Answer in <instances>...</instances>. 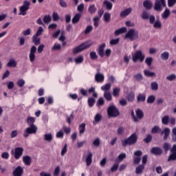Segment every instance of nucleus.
Listing matches in <instances>:
<instances>
[{
	"instance_id": "1",
	"label": "nucleus",
	"mask_w": 176,
	"mask_h": 176,
	"mask_svg": "<svg viewBox=\"0 0 176 176\" xmlns=\"http://www.w3.org/2000/svg\"><path fill=\"white\" fill-rule=\"evenodd\" d=\"M137 140H138V137L137 136V134L133 133L128 138L124 140H122V145L124 147L127 146V145H129V146L135 145V144H137Z\"/></svg>"
},
{
	"instance_id": "2",
	"label": "nucleus",
	"mask_w": 176,
	"mask_h": 176,
	"mask_svg": "<svg viewBox=\"0 0 176 176\" xmlns=\"http://www.w3.org/2000/svg\"><path fill=\"white\" fill-rule=\"evenodd\" d=\"M91 45H93V43L85 42L82 43L81 45L73 49V54H78V53H80V52H83V50L89 49Z\"/></svg>"
},
{
	"instance_id": "3",
	"label": "nucleus",
	"mask_w": 176,
	"mask_h": 176,
	"mask_svg": "<svg viewBox=\"0 0 176 176\" xmlns=\"http://www.w3.org/2000/svg\"><path fill=\"white\" fill-rule=\"evenodd\" d=\"M107 115L109 118H118L120 113L119 112V109L116 106L112 104L109 106L107 109Z\"/></svg>"
},
{
	"instance_id": "4",
	"label": "nucleus",
	"mask_w": 176,
	"mask_h": 176,
	"mask_svg": "<svg viewBox=\"0 0 176 176\" xmlns=\"http://www.w3.org/2000/svg\"><path fill=\"white\" fill-rule=\"evenodd\" d=\"M30 6H31V2L25 0L23 2V5L19 8V16H25L27 14V11L30 10Z\"/></svg>"
},
{
	"instance_id": "5",
	"label": "nucleus",
	"mask_w": 176,
	"mask_h": 176,
	"mask_svg": "<svg viewBox=\"0 0 176 176\" xmlns=\"http://www.w3.org/2000/svg\"><path fill=\"white\" fill-rule=\"evenodd\" d=\"M132 60L133 63H137L138 60L140 63H143L144 60H145V54L142 53V51L138 50L132 54Z\"/></svg>"
},
{
	"instance_id": "6",
	"label": "nucleus",
	"mask_w": 176,
	"mask_h": 176,
	"mask_svg": "<svg viewBox=\"0 0 176 176\" xmlns=\"http://www.w3.org/2000/svg\"><path fill=\"white\" fill-rule=\"evenodd\" d=\"M36 131H38V126L36 125H31L24 130L23 135L25 138H28L30 134H36Z\"/></svg>"
},
{
	"instance_id": "7",
	"label": "nucleus",
	"mask_w": 176,
	"mask_h": 176,
	"mask_svg": "<svg viewBox=\"0 0 176 176\" xmlns=\"http://www.w3.org/2000/svg\"><path fill=\"white\" fill-rule=\"evenodd\" d=\"M125 38H128L130 41H135L138 38V31L135 29H130L125 34Z\"/></svg>"
},
{
	"instance_id": "8",
	"label": "nucleus",
	"mask_w": 176,
	"mask_h": 176,
	"mask_svg": "<svg viewBox=\"0 0 176 176\" xmlns=\"http://www.w3.org/2000/svg\"><path fill=\"white\" fill-rule=\"evenodd\" d=\"M135 112H136V116L135 114H134V111H132L131 116L133 118V122H135V123H138V122H140V120H141V119L144 118V113H142V111L140 109L136 110Z\"/></svg>"
},
{
	"instance_id": "9",
	"label": "nucleus",
	"mask_w": 176,
	"mask_h": 176,
	"mask_svg": "<svg viewBox=\"0 0 176 176\" xmlns=\"http://www.w3.org/2000/svg\"><path fill=\"white\" fill-rule=\"evenodd\" d=\"M163 8H166V0H155L154 6L155 10L162 12Z\"/></svg>"
},
{
	"instance_id": "10",
	"label": "nucleus",
	"mask_w": 176,
	"mask_h": 176,
	"mask_svg": "<svg viewBox=\"0 0 176 176\" xmlns=\"http://www.w3.org/2000/svg\"><path fill=\"white\" fill-rule=\"evenodd\" d=\"M35 53H36V47L33 45L30 48V52L29 54V58L31 63H34V61H35Z\"/></svg>"
},
{
	"instance_id": "11",
	"label": "nucleus",
	"mask_w": 176,
	"mask_h": 176,
	"mask_svg": "<svg viewBox=\"0 0 176 176\" xmlns=\"http://www.w3.org/2000/svg\"><path fill=\"white\" fill-rule=\"evenodd\" d=\"M104 79H105V76H104V74L102 73H100V72H98L95 75V80L98 83H102L104 82Z\"/></svg>"
},
{
	"instance_id": "12",
	"label": "nucleus",
	"mask_w": 176,
	"mask_h": 176,
	"mask_svg": "<svg viewBox=\"0 0 176 176\" xmlns=\"http://www.w3.org/2000/svg\"><path fill=\"white\" fill-rule=\"evenodd\" d=\"M24 149L21 147H17L14 150V157L15 159H20L21 156H23V152Z\"/></svg>"
},
{
	"instance_id": "13",
	"label": "nucleus",
	"mask_w": 176,
	"mask_h": 176,
	"mask_svg": "<svg viewBox=\"0 0 176 176\" xmlns=\"http://www.w3.org/2000/svg\"><path fill=\"white\" fill-rule=\"evenodd\" d=\"M105 43H102L98 48V54L100 57H104L105 56V52H104V50L105 49Z\"/></svg>"
},
{
	"instance_id": "14",
	"label": "nucleus",
	"mask_w": 176,
	"mask_h": 176,
	"mask_svg": "<svg viewBox=\"0 0 176 176\" xmlns=\"http://www.w3.org/2000/svg\"><path fill=\"white\" fill-rule=\"evenodd\" d=\"M144 170H145V166L142 164L139 165L135 168V174L140 175L144 173Z\"/></svg>"
},
{
	"instance_id": "15",
	"label": "nucleus",
	"mask_w": 176,
	"mask_h": 176,
	"mask_svg": "<svg viewBox=\"0 0 176 176\" xmlns=\"http://www.w3.org/2000/svg\"><path fill=\"white\" fill-rule=\"evenodd\" d=\"M143 6L144 8H145V9H146V10H151L153 5L152 4V2H151V1L146 0L143 2Z\"/></svg>"
},
{
	"instance_id": "16",
	"label": "nucleus",
	"mask_w": 176,
	"mask_h": 176,
	"mask_svg": "<svg viewBox=\"0 0 176 176\" xmlns=\"http://www.w3.org/2000/svg\"><path fill=\"white\" fill-rule=\"evenodd\" d=\"M145 100H146V94H139L137 96V102H144Z\"/></svg>"
},
{
	"instance_id": "17",
	"label": "nucleus",
	"mask_w": 176,
	"mask_h": 176,
	"mask_svg": "<svg viewBox=\"0 0 176 176\" xmlns=\"http://www.w3.org/2000/svg\"><path fill=\"white\" fill-rule=\"evenodd\" d=\"M92 157H93V153H91V152L89 151L88 155L87 156V158L85 160L86 164H87V167H89V166H90V164H91V162H93Z\"/></svg>"
},
{
	"instance_id": "18",
	"label": "nucleus",
	"mask_w": 176,
	"mask_h": 176,
	"mask_svg": "<svg viewBox=\"0 0 176 176\" xmlns=\"http://www.w3.org/2000/svg\"><path fill=\"white\" fill-rule=\"evenodd\" d=\"M23 168H21V166H18L14 170L13 175L14 176H21V175L23 174Z\"/></svg>"
},
{
	"instance_id": "19",
	"label": "nucleus",
	"mask_w": 176,
	"mask_h": 176,
	"mask_svg": "<svg viewBox=\"0 0 176 176\" xmlns=\"http://www.w3.org/2000/svg\"><path fill=\"white\" fill-rule=\"evenodd\" d=\"M162 153L163 151L160 147H153L151 148V153L153 155H162Z\"/></svg>"
},
{
	"instance_id": "20",
	"label": "nucleus",
	"mask_w": 176,
	"mask_h": 176,
	"mask_svg": "<svg viewBox=\"0 0 176 176\" xmlns=\"http://www.w3.org/2000/svg\"><path fill=\"white\" fill-rule=\"evenodd\" d=\"M43 140L47 142H52L53 141V135L52 133H46L44 135Z\"/></svg>"
},
{
	"instance_id": "21",
	"label": "nucleus",
	"mask_w": 176,
	"mask_h": 176,
	"mask_svg": "<svg viewBox=\"0 0 176 176\" xmlns=\"http://www.w3.org/2000/svg\"><path fill=\"white\" fill-rule=\"evenodd\" d=\"M23 162L25 163V166H31V157L28 155L23 156Z\"/></svg>"
},
{
	"instance_id": "22",
	"label": "nucleus",
	"mask_w": 176,
	"mask_h": 176,
	"mask_svg": "<svg viewBox=\"0 0 176 176\" xmlns=\"http://www.w3.org/2000/svg\"><path fill=\"white\" fill-rule=\"evenodd\" d=\"M78 129L80 135H82V134H85V131H86V124L82 123L81 124H80Z\"/></svg>"
},
{
	"instance_id": "23",
	"label": "nucleus",
	"mask_w": 176,
	"mask_h": 176,
	"mask_svg": "<svg viewBox=\"0 0 176 176\" xmlns=\"http://www.w3.org/2000/svg\"><path fill=\"white\" fill-rule=\"evenodd\" d=\"M38 36L34 35L32 38V41L36 46H38V45H41V38H39Z\"/></svg>"
},
{
	"instance_id": "24",
	"label": "nucleus",
	"mask_w": 176,
	"mask_h": 176,
	"mask_svg": "<svg viewBox=\"0 0 176 176\" xmlns=\"http://www.w3.org/2000/svg\"><path fill=\"white\" fill-rule=\"evenodd\" d=\"M101 119H102V116H101L100 113H97L95 116L93 124H97V123H99V122H101Z\"/></svg>"
},
{
	"instance_id": "25",
	"label": "nucleus",
	"mask_w": 176,
	"mask_h": 176,
	"mask_svg": "<svg viewBox=\"0 0 176 176\" xmlns=\"http://www.w3.org/2000/svg\"><path fill=\"white\" fill-rule=\"evenodd\" d=\"M26 122L29 126H35V118L31 116L27 118Z\"/></svg>"
},
{
	"instance_id": "26",
	"label": "nucleus",
	"mask_w": 176,
	"mask_h": 176,
	"mask_svg": "<svg viewBox=\"0 0 176 176\" xmlns=\"http://www.w3.org/2000/svg\"><path fill=\"white\" fill-rule=\"evenodd\" d=\"M162 134H164V140L166 141L168 136L170 135V129L165 128L164 130L162 132Z\"/></svg>"
},
{
	"instance_id": "27",
	"label": "nucleus",
	"mask_w": 176,
	"mask_h": 176,
	"mask_svg": "<svg viewBox=\"0 0 176 176\" xmlns=\"http://www.w3.org/2000/svg\"><path fill=\"white\" fill-rule=\"evenodd\" d=\"M124 32H127V28H126V27L121 28L117 30L115 32V34L116 35H120V34H124Z\"/></svg>"
},
{
	"instance_id": "28",
	"label": "nucleus",
	"mask_w": 176,
	"mask_h": 176,
	"mask_svg": "<svg viewBox=\"0 0 176 176\" xmlns=\"http://www.w3.org/2000/svg\"><path fill=\"white\" fill-rule=\"evenodd\" d=\"M130 13H131V8H127L120 13V16L126 17V16H129Z\"/></svg>"
},
{
	"instance_id": "29",
	"label": "nucleus",
	"mask_w": 176,
	"mask_h": 176,
	"mask_svg": "<svg viewBox=\"0 0 176 176\" xmlns=\"http://www.w3.org/2000/svg\"><path fill=\"white\" fill-rule=\"evenodd\" d=\"M160 57L162 60L166 61V60H168V57H170V53H168V52H164L161 54Z\"/></svg>"
},
{
	"instance_id": "30",
	"label": "nucleus",
	"mask_w": 176,
	"mask_h": 176,
	"mask_svg": "<svg viewBox=\"0 0 176 176\" xmlns=\"http://www.w3.org/2000/svg\"><path fill=\"white\" fill-rule=\"evenodd\" d=\"M144 74L145 76H148L150 78L156 76V73H155L153 72H151L149 70H144Z\"/></svg>"
},
{
	"instance_id": "31",
	"label": "nucleus",
	"mask_w": 176,
	"mask_h": 176,
	"mask_svg": "<svg viewBox=\"0 0 176 176\" xmlns=\"http://www.w3.org/2000/svg\"><path fill=\"white\" fill-rule=\"evenodd\" d=\"M7 67H12L15 68V67H17V62H16L14 59H10L7 63Z\"/></svg>"
},
{
	"instance_id": "32",
	"label": "nucleus",
	"mask_w": 176,
	"mask_h": 176,
	"mask_svg": "<svg viewBox=\"0 0 176 176\" xmlns=\"http://www.w3.org/2000/svg\"><path fill=\"white\" fill-rule=\"evenodd\" d=\"M103 5H104V6H106L107 10H112V6H113L112 3H111L108 0H105L103 2Z\"/></svg>"
},
{
	"instance_id": "33",
	"label": "nucleus",
	"mask_w": 176,
	"mask_h": 176,
	"mask_svg": "<svg viewBox=\"0 0 176 176\" xmlns=\"http://www.w3.org/2000/svg\"><path fill=\"white\" fill-rule=\"evenodd\" d=\"M151 90L153 91H157V90H159V84H157L156 82H152L151 83Z\"/></svg>"
},
{
	"instance_id": "34",
	"label": "nucleus",
	"mask_w": 176,
	"mask_h": 176,
	"mask_svg": "<svg viewBox=\"0 0 176 176\" xmlns=\"http://www.w3.org/2000/svg\"><path fill=\"white\" fill-rule=\"evenodd\" d=\"M159 133H162V129H160V127H159L158 126H155L151 129V133L152 134H157Z\"/></svg>"
},
{
	"instance_id": "35",
	"label": "nucleus",
	"mask_w": 176,
	"mask_h": 176,
	"mask_svg": "<svg viewBox=\"0 0 176 176\" xmlns=\"http://www.w3.org/2000/svg\"><path fill=\"white\" fill-rule=\"evenodd\" d=\"M170 16V10L166 9L164 13L162 14V18L164 19H167Z\"/></svg>"
},
{
	"instance_id": "36",
	"label": "nucleus",
	"mask_w": 176,
	"mask_h": 176,
	"mask_svg": "<svg viewBox=\"0 0 176 176\" xmlns=\"http://www.w3.org/2000/svg\"><path fill=\"white\" fill-rule=\"evenodd\" d=\"M169 120H170V116H164L162 118V124H165L166 126H167V124H168Z\"/></svg>"
},
{
	"instance_id": "37",
	"label": "nucleus",
	"mask_w": 176,
	"mask_h": 176,
	"mask_svg": "<svg viewBox=\"0 0 176 176\" xmlns=\"http://www.w3.org/2000/svg\"><path fill=\"white\" fill-rule=\"evenodd\" d=\"M88 12L91 14H94L96 12H97V8H96V6L94 5H91L89 8H88Z\"/></svg>"
},
{
	"instance_id": "38",
	"label": "nucleus",
	"mask_w": 176,
	"mask_h": 176,
	"mask_svg": "<svg viewBox=\"0 0 176 176\" xmlns=\"http://www.w3.org/2000/svg\"><path fill=\"white\" fill-rule=\"evenodd\" d=\"M156 100V97H155V96L151 95L150 96L148 97L147 98V104H153V102H155Z\"/></svg>"
},
{
	"instance_id": "39",
	"label": "nucleus",
	"mask_w": 176,
	"mask_h": 176,
	"mask_svg": "<svg viewBox=\"0 0 176 176\" xmlns=\"http://www.w3.org/2000/svg\"><path fill=\"white\" fill-rule=\"evenodd\" d=\"M79 20H80V14H77L74 16V17L72 19V23L73 24H76V23L79 22Z\"/></svg>"
},
{
	"instance_id": "40",
	"label": "nucleus",
	"mask_w": 176,
	"mask_h": 176,
	"mask_svg": "<svg viewBox=\"0 0 176 176\" xmlns=\"http://www.w3.org/2000/svg\"><path fill=\"white\" fill-rule=\"evenodd\" d=\"M104 97L107 101H111V100H112V96H111V92L109 91H104Z\"/></svg>"
},
{
	"instance_id": "41",
	"label": "nucleus",
	"mask_w": 176,
	"mask_h": 176,
	"mask_svg": "<svg viewBox=\"0 0 176 176\" xmlns=\"http://www.w3.org/2000/svg\"><path fill=\"white\" fill-rule=\"evenodd\" d=\"M111 89V84L107 83L105 85H103L101 87V90H102L103 91H109V90Z\"/></svg>"
},
{
	"instance_id": "42",
	"label": "nucleus",
	"mask_w": 176,
	"mask_h": 176,
	"mask_svg": "<svg viewBox=\"0 0 176 176\" xmlns=\"http://www.w3.org/2000/svg\"><path fill=\"white\" fill-rule=\"evenodd\" d=\"M103 17H104L105 23H109V21L111 20V14H109L108 12H105Z\"/></svg>"
},
{
	"instance_id": "43",
	"label": "nucleus",
	"mask_w": 176,
	"mask_h": 176,
	"mask_svg": "<svg viewBox=\"0 0 176 176\" xmlns=\"http://www.w3.org/2000/svg\"><path fill=\"white\" fill-rule=\"evenodd\" d=\"M134 97H135V95L133 92L129 93L126 96V98H127L128 101H129L130 102H132V101H134Z\"/></svg>"
},
{
	"instance_id": "44",
	"label": "nucleus",
	"mask_w": 176,
	"mask_h": 176,
	"mask_svg": "<svg viewBox=\"0 0 176 176\" xmlns=\"http://www.w3.org/2000/svg\"><path fill=\"white\" fill-rule=\"evenodd\" d=\"M153 61V58L152 57H147L145 60V63L148 65V67H151L152 65Z\"/></svg>"
},
{
	"instance_id": "45",
	"label": "nucleus",
	"mask_w": 176,
	"mask_h": 176,
	"mask_svg": "<svg viewBox=\"0 0 176 176\" xmlns=\"http://www.w3.org/2000/svg\"><path fill=\"white\" fill-rule=\"evenodd\" d=\"M171 160H176V152H171V154L170 155L168 162H171Z\"/></svg>"
},
{
	"instance_id": "46",
	"label": "nucleus",
	"mask_w": 176,
	"mask_h": 176,
	"mask_svg": "<svg viewBox=\"0 0 176 176\" xmlns=\"http://www.w3.org/2000/svg\"><path fill=\"white\" fill-rule=\"evenodd\" d=\"M153 28H158V29L162 28V22L160 21V20H157L155 22V23L153 24Z\"/></svg>"
},
{
	"instance_id": "47",
	"label": "nucleus",
	"mask_w": 176,
	"mask_h": 176,
	"mask_svg": "<svg viewBox=\"0 0 176 176\" xmlns=\"http://www.w3.org/2000/svg\"><path fill=\"white\" fill-rule=\"evenodd\" d=\"M43 21L45 23V24H49V23L52 21V17H50V15H45L43 17Z\"/></svg>"
},
{
	"instance_id": "48",
	"label": "nucleus",
	"mask_w": 176,
	"mask_h": 176,
	"mask_svg": "<svg viewBox=\"0 0 176 176\" xmlns=\"http://www.w3.org/2000/svg\"><path fill=\"white\" fill-rule=\"evenodd\" d=\"M167 80H169L170 82H173V80H175L176 79V75L174 74H170L168 76H166Z\"/></svg>"
},
{
	"instance_id": "49",
	"label": "nucleus",
	"mask_w": 176,
	"mask_h": 176,
	"mask_svg": "<svg viewBox=\"0 0 176 176\" xmlns=\"http://www.w3.org/2000/svg\"><path fill=\"white\" fill-rule=\"evenodd\" d=\"M74 61H75L76 64H80V63H83V56H79L78 57H77L74 59Z\"/></svg>"
},
{
	"instance_id": "50",
	"label": "nucleus",
	"mask_w": 176,
	"mask_h": 176,
	"mask_svg": "<svg viewBox=\"0 0 176 176\" xmlns=\"http://www.w3.org/2000/svg\"><path fill=\"white\" fill-rule=\"evenodd\" d=\"M163 148L164 149V151H166V152L170 151V149H171V144H170L169 143L165 142L163 145Z\"/></svg>"
},
{
	"instance_id": "51",
	"label": "nucleus",
	"mask_w": 176,
	"mask_h": 176,
	"mask_svg": "<svg viewBox=\"0 0 176 176\" xmlns=\"http://www.w3.org/2000/svg\"><path fill=\"white\" fill-rule=\"evenodd\" d=\"M150 16L149 13L146 12V11H144L142 14V19H143V20H148Z\"/></svg>"
},
{
	"instance_id": "52",
	"label": "nucleus",
	"mask_w": 176,
	"mask_h": 176,
	"mask_svg": "<svg viewBox=\"0 0 176 176\" xmlns=\"http://www.w3.org/2000/svg\"><path fill=\"white\" fill-rule=\"evenodd\" d=\"M120 91V88L116 87L113 89V94L114 97H119V92Z\"/></svg>"
},
{
	"instance_id": "53",
	"label": "nucleus",
	"mask_w": 176,
	"mask_h": 176,
	"mask_svg": "<svg viewBox=\"0 0 176 176\" xmlns=\"http://www.w3.org/2000/svg\"><path fill=\"white\" fill-rule=\"evenodd\" d=\"M101 18L95 16L94 18V27H98V23H100V20Z\"/></svg>"
},
{
	"instance_id": "54",
	"label": "nucleus",
	"mask_w": 176,
	"mask_h": 176,
	"mask_svg": "<svg viewBox=\"0 0 176 176\" xmlns=\"http://www.w3.org/2000/svg\"><path fill=\"white\" fill-rule=\"evenodd\" d=\"M16 85H18L19 87H23L25 85V81L23 79H20L17 81Z\"/></svg>"
},
{
	"instance_id": "55",
	"label": "nucleus",
	"mask_w": 176,
	"mask_h": 176,
	"mask_svg": "<svg viewBox=\"0 0 176 176\" xmlns=\"http://www.w3.org/2000/svg\"><path fill=\"white\" fill-rule=\"evenodd\" d=\"M93 145H94V146H96V148H98V146H100V138H97L96 140H94L93 141Z\"/></svg>"
},
{
	"instance_id": "56",
	"label": "nucleus",
	"mask_w": 176,
	"mask_h": 176,
	"mask_svg": "<svg viewBox=\"0 0 176 176\" xmlns=\"http://www.w3.org/2000/svg\"><path fill=\"white\" fill-rule=\"evenodd\" d=\"M52 50H61V45L58 43H55L52 47Z\"/></svg>"
},
{
	"instance_id": "57",
	"label": "nucleus",
	"mask_w": 176,
	"mask_h": 176,
	"mask_svg": "<svg viewBox=\"0 0 176 176\" xmlns=\"http://www.w3.org/2000/svg\"><path fill=\"white\" fill-rule=\"evenodd\" d=\"M118 162H122L123 159H126V153H121L118 157Z\"/></svg>"
},
{
	"instance_id": "58",
	"label": "nucleus",
	"mask_w": 176,
	"mask_h": 176,
	"mask_svg": "<svg viewBox=\"0 0 176 176\" xmlns=\"http://www.w3.org/2000/svg\"><path fill=\"white\" fill-rule=\"evenodd\" d=\"M96 102V100L93 98H89L88 99V104L89 107H93L94 105V103Z\"/></svg>"
},
{
	"instance_id": "59",
	"label": "nucleus",
	"mask_w": 176,
	"mask_h": 176,
	"mask_svg": "<svg viewBox=\"0 0 176 176\" xmlns=\"http://www.w3.org/2000/svg\"><path fill=\"white\" fill-rule=\"evenodd\" d=\"M90 57L91 60H97V58H98V56H97V54L95 52H91L90 53Z\"/></svg>"
},
{
	"instance_id": "60",
	"label": "nucleus",
	"mask_w": 176,
	"mask_h": 176,
	"mask_svg": "<svg viewBox=\"0 0 176 176\" xmlns=\"http://www.w3.org/2000/svg\"><path fill=\"white\" fill-rule=\"evenodd\" d=\"M59 5L61 8H67L68 6V4L64 0H59Z\"/></svg>"
},
{
	"instance_id": "61",
	"label": "nucleus",
	"mask_w": 176,
	"mask_h": 176,
	"mask_svg": "<svg viewBox=\"0 0 176 176\" xmlns=\"http://www.w3.org/2000/svg\"><path fill=\"white\" fill-rule=\"evenodd\" d=\"M91 31H93V26L89 25L86 28V29L85 30V34H90V32H91Z\"/></svg>"
},
{
	"instance_id": "62",
	"label": "nucleus",
	"mask_w": 176,
	"mask_h": 176,
	"mask_svg": "<svg viewBox=\"0 0 176 176\" xmlns=\"http://www.w3.org/2000/svg\"><path fill=\"white\" fill-rule=\"evenodd\" d=\"M134 78L136 80H142V79H144V76H142V74H135Z\"/></svg>"
},
{
	"instance_id": "63",
	"label": "nucleus",
	"mask_w": 176,
	"mask_h": 176,
	"mask_svg": "<svg viewBox=\"0 0 176 176\" xmlns=\"http://www.w3.org/2000/svg\"><path fill=\"white\" fill-rule=\"evenodd\" d=\"M140 162H141V157H133L134 164H140Z\"/></svg>"
},
{
	"instance_id": "64",
	"label": "nucleus",
	"mask_w": 176,
	"mask_h": 176,
	"mask_svg": "<svg viewBox=\"0 0 176 176\" xmlns=\"http://www.w3.org/2000/svg\"><path fill=\"white\" fill-rule=\"evenodd\" d=\"M64 137V132L63 131H59L56 133V138H63Z\"/></svg>"
}]
</instances>
